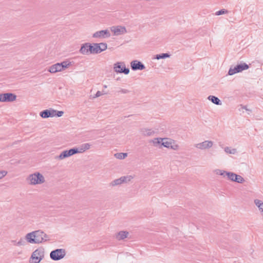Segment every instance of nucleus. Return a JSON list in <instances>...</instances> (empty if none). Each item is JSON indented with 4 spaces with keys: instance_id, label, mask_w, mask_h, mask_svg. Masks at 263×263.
<instances>
[{
    "instance_id": "nucleus-1",
    "label": "nucleus",
    "mask_w": 263,
    "mask_h": 263,
    "mask_svg": "<svg viewBox=\"0 0 263 263\" xmlns=\"http://www.w3.org/2000/svg\"><path fill=\"white\" fill-rule=\"evenodd\" d=\"M25 239L30 243H40L49 240L48 236L40 230L27 234Z\"/></svg>"
},
{
    "instance_id": "nucleus-2",
    "label": "nucleus",
    "mask_w": 263,
    "mask_h": 263,
    "mask_svg": "<svg viewBox=\"0 0 263 263\" xmlns=\"http://www.w3.org/2000/svg\"><path fill=\"white\" fill-rule=\"evenodd\" d=\"M44 257V249L42 248H39L36 249L32 254L30 259H32V262L39 263Z\"/></svg>"
},
{
    "instance_id": "nucleus-3",
    "label": "nucleus",
    "mask_w": 263,
    "mask_h": 263,
    "mask_svg": "<svg viewBox=\"0 0 263 263\" xmlns=\"http://www.w3.org/2000/svg\"><path fill=\"white\" fill-rule=\"evenodd\" d=\"M28 179L30 184L33 185L42 184L45 181L44 176L39 172L30 175Z\"/></svg>"
},
{
    "instance_id": "nucleus-4",
    "label": "nucleus",
    "mask_w": 263,
    "mask_h": 263,
    "mask_svg": "<svg viewBox=\"0 0 263 263\" xmlns=\"http://www.w3.org/2000/svg\"><path fill=\"white\" fill-rule=\"evenodd\" d=\"M66 255V251L64 249H57L52 251L50 253V258L54 261L63 258Z\"/></svg>"
},
{
    "instance_id": "nucleus-5",
    "label": "nucleus",
    "mask_w": 263,
    "mask_h": 263,
    "mask_svg": "<svg viewBox=\"0 0 263 263\" xmlns=\"http://www.w3.org/2000/svg\"><path fill=\"white\" fill-rule=\"evenodd\" d=\"M249 68V66L245 63L237 64L234 67L231 66L229 70L228 74L230 76L233 75L235 73L240 72L243 70H247Z\"/></svg>"
},
{
    "instance_id": "nucleus-6",
    "label": "nucleus",
    "mask_w": 263,
    "mask_h": 263,
    "mask_svg": "<svg viewBox=\"0 0 263 263\" xmlns=\"http://www.w3.org/2000/svg\"><path fill=\"white\" fill-rule=\"evenodd\" d=\"M114 69L117 73L128 74L129 73V69L126 68L124 62H117L114 65Z\"/></svg>"
},
{
    "instance_id": "nucleus-7",
    "label": "nucleus",
    "mask_w": 263,
    "mask_h": 263,
    "mask_svg": "<svg viewBox=\"0 0 263 263\" xmlns=\"http://www.w3.org/2000/svg\"><path fill=\"white\" fill-rule=\"evenodd\" d=\"M76 154H78V151L76 149V147H75L63 151L59 156L56 157V159L63 160Z\"/></svg>"
},
{
    "instance_id": "nucleus-8",
    "label": "nucleus",
    "mask_w": 263,
    "mask_h": 263,
    "mask_svg": "<svg viewBox=\"0 0 263 263\" xmlns=\"http://www.w3.org/2000/svg\"><path fill=\"white\" fill-rule=\"evenodd\" d=\"M133 178L134 176L132 175L122 176L120 178L116 179L111 181L110 183V185L112 186L120 185L122 183H127L130 181Z\"/></svg>"
},
{
    "instance_id": "nucleus-9",
    "label": "nucleus",
    "mask_w": 263,
    "mask_h": 263,
    "mask_svg": "<svg viewBox=\"0 0 263 263\" xmlns=\"http://www.w3.org/2000/svg\"><path fill=\"white\" fill-rule=\"evenodd\" d=\"M16 99V96L13 93L7 92L0 93V102H10L15 101Z\"/></svg>"
},
{
    "instance_id": "nucleus-10",
    "label": "nucleus",
    "mask_w": 263,
    "mask_h": 263,
    "mask_svg": "<svg viewBox=\"0 0 263 263\" xmlns=\"http://www.w3.org/2000/svg\"><path fill=\"white\" fill-rule=\"evenodd\" d=\"M130 67L133 70H142L145 68L144 65L140 61L134 60L130 63Z\"/></svg>"
},
{
    "instance_id": "nucleus-11",
    "label": "nucleus",
    "mask_w": 263,
    "mask_h": 263,
    "mask_svg": "<svg viewBox=\"0 0 263 263\" xmlns=\"http://www.w3.org/2000/svg\"><path fill=\"white\" fill-rule=\"evenodd\" d=\"M110 36L109 31L107 30H102L101 31H97L92 35L93 37H102L107 38Z\"/></svg>"
},
{
    "instance_id": "nucleus-12",
    "label": "nucleus",
    "mask_w": 263,
    "mask_h": 263,
    "mask_svg": "<svg viewBox=\"0 0 263 263\" xmlns=\"http://www.w3.org/2000/svg\"><path fill=\"white\" fill-rule=\"evenodd\" d=\"M213 145V142L212 141L206 140L196 144L195 146L199 149H205L212 147Z\"/></svg>"
},
{
    "instance_id": "nucleus-13",
    "label": "nucleus",
    "mask_w": 263,
    "mask_h": 263,
    "mask_svg": "<svg viewBox=\"0 0 263 263\" xmlns=\"http://www.w3.org/2000/svg\"><path fill=\"white\" fill-rule=\"evenodd\" d=\"M54 109L52 108H49L48 109H45L40 112V116L42 118H48L49 117H54Z\"/></svg>"
},
{
    "instance_id": "nucleus-14",
    "label": "nucleus",
    "mask_w": 263,
    "mask_h": 263,
    "mask_svg": "<svg viewBox=\"0 0 263 263\" xmlns=\"http://www.w3.org/2000/svg\"><path fill=\"white\" fill-rule=\"evenodd\" d=\"M111 30L112 32H114L115 35H116L124 34L127 32L126 28L121 26L112 27Z\"/></svg>"
},
{
    "instance_id": "nucleus-15",
    "label": "nucleus",
    "mask_w": 263,
    "mask_h": 263,
    "mask_svg": "<svg viewBox=\"0 0 263 263\" xmlns=\"http://www.w3.org/2000/svg\"><path fill=\"white\" fill-rule=\"evenodd\" d=\"M63 70L61 63H57L49 67L48 71L50 73H55L57 72Z\"/></svg>"
},
{
    "instance_id": "nucleus-16",
    "label": "nucleus",
    "mask_w": 263,
    "mask_h": 263,
    "mask_svg": "<svg viewBox=\"0 0 263 263\" xmlns=\"http://www.w3.org/2000/svg\"><path fill=\"white\" fill-rule=\"evenodd\" d=\"M128 234L129 233L127 231H121L117 234L116 237L119 240H123L127 237Z\"/></svg>"
},
{
    "instance_id": "nucleus-17",
    "label": "nucleus",
    "mask_w": 263,
    "mask_h": 263,
    "mask_svg": "<svg viewBox=\"0 0 263 263\" xmlns=\"http://www.w3.org/2000/svg\"><path fill=\"white\" fill-rule=\"evenodd\" d=\"M90 147V144L89 143H84L81 144L79 147H76L78 151V153H82Z\"/></svg>"
},
{
    "instance_id": "nucleus-18",
    "label": "nucleus",
    "mask_w": 263,
    "mask_h": 263,
    "mask_svg": "<svg viewBox=\"0 0 263 263\" xmlns=\"http://www.w3.org/2000/svg\"><path fill=\"white\" fill-rule=\"evenodd\" d=\"M80 53L84 55H89L88 43L82 44L79 50Z\"/></svg>"
},
{
    "instance_id": "nucleus-19",
    "label": "nucleus",
    "mask_w": 263,
    "mask_h": 263,
    "mask_svg": "<svg viewBox=\"0 0 263 263\" xmlns=\"http://www.w3.org/2000/svg\"><path fill=\"white\" fill-rule=\"evenodd\" d=\"M140 132L144 136H151L155 134V132L152 129L146 128H141Z\"/></svg>"
},
{
    "instance_id": "nucleus-20",
    "label": "nucleus",
    "mask_w": 263,
    "mask_h": 263,
    "mask_svg": "<svg viewBox=\"0 0 263 263\" xmlns=\"http://www.w3.org/2000/svg\"><path fill=\"white\" fill-rule=\"evenodd\" d=\"M208 99L214 104L217 105H221L222 104L221 100L216 96L210 95L208 97Z\"/></svg>"
},
{
    "instance_id": "nucleus-21",
    "label": "nucleus",
    "mask_w": 263,
    "mask_h": 263,
    "mask_svg": "<svg viewBox=\"0 0 263 263\" xmlns=\"http://www.w3.org/2000/svg\"><path fill=\"white\" fill-rule=\"evenodd\" d=\"M170 56L171 54L168 53H163L155 55V57L153 58V59H164L165 58H170Z\"/></svg>"
},
{
    "instance_id": "nucleus-22",
    "label": "nucleus",
    "mask_w": 263,
    "mask_h": 263,
    "mask_svg": "<svg viewBox=\"0 0 263 263\" xmlns=\"http://www.w3.org/2000/svg\"><path fill=\"white\" fill-rule=\"evenodd\" d=\"M166 138H156L150 141V142H153L154 146H157L158 144H161L163 140H166Z\"/></svg>"
},
{
    "instance_id": "nucleus-23",
    "label": "nucleus",
    "mask_w": 263,
    "mask_h": 263,
    "mask_svg": "<svg viewBox=\"0 0 263 263\" xmlns=\"http://www.w3.org/2000/svg\"><path fill=\"white\" fill-rule=\"evenodd\" d=\"M255 205L258 208L261 213H263V202L259 199L254 200Z\"/></svg>"
},
{
    "instance_id": "nucleus-24",
    "label": "nucleus",
    "mask_w": 263,
    "mask_h": 263,
    "mask_svg": "<svg viewBox=\"0 0 263 263\" xmlns=\"http://www.w3.org/2000/svg\"><path fill=\"white\" fill-rule=\"evenodd\" d=\"M172 144H174V141L171 140L170 141H162L161 143V146H163L166 148H170Z\"/></svg>"
},
{
    "instance_id": "nucleus-25",
    "label": "nucleus",
    "mask_w": 263,
    "mask_h": 263,
    "mask_svg": "<svg viewBox=\"0 0 263 263\" xmlns=\"http://www.w3.org/2000/svg\"><path fill=\"white\" fill-rule=\"evenodd\" d=\"M116 158L119 159H123L127 156V154L125 153H118L115 154Z\"/></svg>"
},
{
    "instance_id": "nucleus-26",
    "label": "nucleus",
    "mask_w": 263,
    "mask_h": 263,
    "mask_svg": "<svg viewBox=\"0 0 263 263\" xmlns=\"http://www.w3.org/2000/svg\"><path fill=\"white\" fill-rule=\"evenodd\" d=\"M95 54H98L102 52V50L101 49L100 44L99 43H93Z\"/></svg>"
},
{
    "instance_id": "nucleus-27",
    "label": "nucleus",
    "mask_w": 263,
    "mask_h": 263,
    "mask_svg": "<svg viewBox=\"0 0 263 263\" xmlns=\"http://www.w3.org/2000/svg\"><path fill=\"white\" fill-rule=\"evenodd\" d=\"M224 151L227 154H235L237 152V150L235 148H231L230 147H226L224 148Z\"/></svg>"
},
{
    "instance_id": "nucleus-28",
    "label": "nucleus",
    "mask_w": 263,
    "mask_h": 263,
    "mask_svg": "<svg viewBox=\"0 0 263 263\" xmlns=\"http://www.w3.org/2000/svg\"><path fill=\"white\" fill-rule=\"evenodd\" d=\"M245 179L243 178H242L240 175L236 174L235 177V180L234 182L239 183H242L243 182H245Z\"/></svg>"
},
{
    "instance_id": "nucleus-29",
    "label": "nucleus",
    "mask_w": 263,
    "mask_h": 263,
    "mask_svg": "<svg viewBox=\"0 0 263 263\" xmlns=\"http://www.w3.org/2000/svg\"><path fill=\"white\" fill-rule=\"evenodd\" d=\"M236 174L234 173L228 172L227 173V176L229 180L234 181L235 180V177Z\"/></svg>"
},
{
    "instance_id": "nucleus-30",
    "label": "nucleus",
    "mask_w": 263,
    "mask_h": 263,
    "mask_svg": "<svg viewBox=\"0 0 263 263\" xmlns=\"http://www.w3.org/2000/svg\"><path fill=\"white\" fill-rule=\"evenodd\" d=\"M88 43L89 54H95V49H94L93 43H92V44H91L90 43Z\"/></svg>"
},
{
    "instance_id": "nucleus-31",
    "label": "nucleus",
    "mask_w": 263,
    "mask_h": 263,
    "mask_svg": "<svg viewBox=\"0 0 263 263\" xmlns=\"http://www.w3.org/2000/svg\"><path fill=\"white\" fill-rule=\"evenodd\" d=\"M61 64L63 70L71 65V62H69L68 61H63V62L61 63Z\"/></svg>"
},
{
    "instance_id": "nucleus-32",
    "label": "nucleus",
    "mask_w": 263,
    "mask_h": 263,
    "mask_svg": "<svg viewBox=\"0 0 263 263\" xmlns=\"http://www.w3.org/2000/svg\"><path fill=\"white\" fill-rule=\"evenodd\" d=\"M228 13V11L227 10L222 9H221V10L217 11L215 13V14L216 15H222V14H223L225 13Z\"/></svg>"
},
{
    "instance_id": "nucleus-33",
    "label": "nucleus",
    "mask_w": 263,
    "mask_h": 263,
    "mask_svg": "<svg viewBox=\"0 0 263 263\" xmlns=\"http://www.w3.org/2000/svg\"><path fill=\"white\" fill-rule=\"evenodd\" d=\"M54 117H60L61 116H62L64 114V111H59V110H54Z\"/></svg>"
},
{
    "instance_id": "nucleus-34",
    "label": "nucleus",
    "mask_w": 263,
    "mask_h": 263,
    "mask_svg": "<svg viewBox=\"0 0 263 263\" xmlns=\"http://www.w3.org/2000/svg\"><path fill=\"white\" fill-rule=\"evenodd\" d=\"M99 44H100L101 49L102 50V51H105L107 48V44L106 43H101Z\"/></svg>"
},
{
    "instance_id": "nucleus-35",
    "label": "nucleus",
    "mask_w": 263,
    "mask_h": 263,
    "mask_svg": "<svg viewBox=\"0 0 263 263\" xmlns=\"http://www.w3.org/2000/svg\"><path fill=\"white\" fill-rule=\"evenodd\" d=\"M107 94L106 92L103 91V92H101L100 91H98L95 96L93 97L94 98H98L100 96H101L102 95Z\"/></svg>"
},
{
    "instance_id": "nucleus-36",
    "label": "nucleus",
    "mask_w": 263,
    "mask_h": 263,
    "mask_svg": "<svg viewBox=\"0 0 263 263\" xmlns=\"http://www.w3.org/2000/svg\"><path fill=\"white\" fill-rule=\"evenodd\" d=\"M25 244V241L23 238H21V239L17 242L16 246H23Z\"/></svg>"
},
{
    "instance_id": "nucleus-37",
    "label": "nucleus",
    "mask_w": 263,
    "mask_h": 263,
    "mask_svg": "<svg viewBox=\"0 0 263 263\" xmlns=\"http://www.w3.org/2000/svg\"><path fill=\"white\" fill-rule=\"evenodd\" d=\"M7 174V172L5 171H0V179L5 177Z\"/></svg>"
},
{
    "instance_id": "nucleus-38",
    "label": "nucleus",
    "mask_w": 263,
    "mask_h": 263,
    "mask_svg": "<svg viewBox=\"0 0 263 263\" xmlns=\"http://www.w3.org/2000/svg\"><path fill=\"white\" fill-rule=\"evenodd\" d=\"M178 147H179L178 145L177 144H175L174 143V144H173V145L172 144V145L170 147V148L174 149V150H177L178 149Z\"/></svg>"
},
{
    "instance_id": "nucleus-39",
    "label": "nucleus",
    "mask_w": 263,
    "mask_h": 263,
    "mask_svg": "<svg viewBox=\"0 0 263 263\" xmlns=\"http://www.w3.org/2000/svg\"><path fill=\"white\" fill-rule=\"evenodd\" d=\"M218 171H219L220 172V173L219 174L221 176H225V175L227 176V173H228V172H226V171H221L220 170H218Z\"/></svg>"
},
{
    "instance_id": "nucleus-40",
    "label": "nucleus",
    "mask_w": 263,
    "mask_h": 263,
    "mask_svg": "<svg viewBox=\"0 0 263 263\" xmlns=\"http://www.w3.org/2000/svg\"><path fill=\"white\" fill-rule=\"evenodd\" d=\"M120 92H121L122 93H127L129 92V91L126 89H121V90L120 91Z\"/></svg>"
},
{
    "instance_id": "nucleus-41",
    "label": "nucleus",
    "mask_w": 263,
    "mask_h": 263,
    "mask_svg": "<svg viewBox=\"0 0 263 263\" xmlns=\"http://www.w3.org/2000/svg\"><path fill=\"white\" fill-rule=\"evenodd\" d=\"M241 106L242 108L245 109V110H246L247 111H251V110H250V109H248V108H247V106H243V105H241Z\"/></svg>"
},
{
    "instance_id": "nucleus-42",
    "label": "nucleus",
    "mask_w": 263,
    "mask_h": 263,
    "mask_svg": "<svg viewBox=\"0 0 263 263\" xmlns=\"http://www.w3.org/2000/svg\"><path fill=\"white\" fill-rule=\"evenodd\" d=\"M11 242L13 243L14 245H16V243L17 242L16 241V240H11Z\"/></svg>"
},
{
    "instance_id": "nucleus-43",
    "label": "nucleus",
    "mask_w": 263,
    "mask_h": 263,
    "mask_svg": "<svg viewBox=\"0 0 263 263\" xmlns=\"http://www.w3.org/2000/svg\"><path fill=\"white\" fill-rule=\"evenodd\" d=\"M133 115H128V116H124V118H126V117H129L130 116H132Z\"/></svg>"
},
{
    "instance_id": "nucleus-44",
    "label": "nucleus",
    "mask_w": 263,
    "mask_h": 263,
    "mask_svg": "<svg viewBox=\"0 0 263 263\" xmlns=\"http://www.w3.org/2000/svg\"><path fill=\"white\" fill-rule=\"evenodd\" d=\"M103 87H104V88H107V85H104L103 86Z\"/></svg>"
}]
</instances>
